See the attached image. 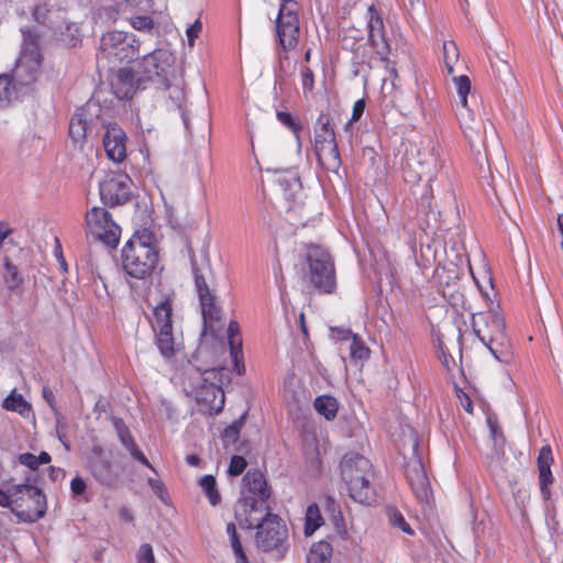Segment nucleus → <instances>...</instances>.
<instances>
[{
  "instance_id": "nucleus-6",
  "label": "nucleus",
  "mask_w": 563,
  "mask_h": 563,
  "mask_svg": "<svg viewBox=\"0 0 563 563\" xmlns=\"http://www.w3.org/2000/svg\"><path fill=\"white\" fill-rule=\"evenodd\" d=\"M174 55L166 49H155L145 54L140 63L141 77L139 81L150 80L158 88L169 89L174 77Z\"/></svg>"
},
{
  "instance_id": "nucleus-31",
  "label": "nucleus",
  "mask_w": 563,
  "mask_h": 563,
  "mask_svg": "<svg viewBox=\"0 0 563 563\" xmlns=\"http://www.w3.org/2000/svg\"><path fill=\"white\" fill-rule=\"evenodd\" d=\"M2 407L5 410L18 412L22 417H29V415L32 412L31 405L24 399V397L21 394H18L15 389L12 390L9 396L5 397Z\"/></svg>"
},
{
  "instance_id": "nucleus-55",
  "label": "nucleus",
  "mask_w": 563,
  "mask_h": 563,
  "mask_svg": "<svg viewBox=\"0 0 563 563\" xmlns=\"http://www.w3.org/2000/svg\"><path fill=\"white\" fill-rule=\"evenodd\" d=\"M86 488H87V485H86L85 481L81 477L77 476V477L71 479V482H70V490H71L74 496L82 495L86 492Z\"/></svg>"
},
{
  "instance_id": "nucleus-41",
  "label": "nucleus",
  "mask_w": 563,
  "mask_h": 563,
  "mask_svg": "<svg viewBox=\"0 0 563 563\" xmlns=\"http://www.w3.org/2000/svg\"><path fill=\"white\" fill-rule=\"evenodd\" d=\"M369 349L365 345V343L355 335L350 343V356L355 361H364L369 357Z\"/></svg>"
},
{
  "instance_id": "nucleus-29",
  "label": "nucleus",
  "mask_w": 563,
  "mask_h": 563,
  "mask_svg": "<svg viewBox=\"0 0 563 563\" xmlns=\"http://www.w3.org/2000/svg\"><path fill=\"white\" fill-rule=\"evenodd\" d=\"M314 410L327 420H333L339 410L338 400L329 395L318 396L313 401Z\"/></svg>"
},
{
  "instance_id": "nucleus-17",
  "label": "nucleus",
  "mask_w": 563,
  "mask_h": 563,
  "mask_svg": "<svg viewBox=\"0 0 563 563\" xmlns=\"http://www.w3.org/2000/svg\"><path fill=\"white\" fill-rule=\"evenodd\" d=\"M128 136L124 130L115 122H109L102 135V145L107 157L114 163H122L126 158Z\"/></svg>"
},
{
  "instance_id": "nucleus-36",
  "label": "nucleus",
  "mask_w": 563,
  "mask_h": 563,
  "mask_svg": "<svg viewBox=\"0 0 563 563\" xmlns=\"http://www.w3.org/2000/svg\"><path fill=\"white\" fill-rule=\"evenodd\" d=\"M322 522L323 518L317 504L309 505L306 511L305 534L307 537L311 536Z\"/></svg>"
},
{
  "instance_id": "nucleus-11",
  "label": "nucleus",
  "mask_w": 563,
  "mask_h": 563,
  "mask_svg": "<svg viewBox=\"0 0 563 563\" xmlns=\"http://www.w3.org/2000/svg\"><path fill=\"white\" fill-rule=\"evenodd\" d=\"M100 48L108 58L130 62L137 58L140 44L134 34L112 31L102 35Z\"/></svg>"
},
{
  "instance_id": "nucleus-61",
  "label": "nucleus",
  "mask_w": 563,
  "mask_h": 563,
  "mask_svg": "<svg viewBox=\"0 0 563 563\" xmlns=\"http://www.w3.org/2000/svg\"><path fill=\"white\" fill-rule=\"evenodd\" d=\"M119 517L122 521L125 522H132L133 521V515L126 507H121L119 510Z\"/></svg>"
},
{
  "instance_id": "nucleus-64",
  "label": "nucleus",
  "mask_w": 563,
  "mask_h": 563,
  "mask_svg": "<svg viewBox=\"0 0 563 563\" xmlns=\"http://www.w3.org/2000/svg\"><path fill=\"white\" fill-rule=\"evenodd\" d=\"M186 462L190 466H199L200 462H201V459L198 455H196V454H190V455L186 456Z\"/></svg>"
},
{
  "instance_id": "nucleus-38",
  "label": "nucleus",
  "mask_w": 563,
  "mask_h": 563,
  "mask_svg": "<svg viewBox=\"0 0 563 563\" xmlns=\"http://www.w3.org/2000/svg\"><path fill=\"white\" fill-rule=\"evenodd\" d=\"M200 487L208 497L212 506H217L221 501V495L217 488V482L213 475H205L201 477Z\"/></svg>"
},
{
  "instance_id": "nucleus-63",
  "label": "nucleus",
  "mask_w": 563,
  "mask_h": 563,
  "mask_svg": "<svg viewBox=\"0 0 563 563\" xmlns=\"http://www.w3.org/2000/svg\"><path fill=\"white\" fill-rule=\"evenodd\" d=\"M234 556H235V562L236 563H250L246 554H245V551L244 549L242 550H239V551H234Z\"/></svg>"
},
{
  "instance_id": "nucleus-21",
  "label": "nucleus",
  "mask_w": 563,
  "mask_h": 563,
  "mask_svg": "<svg viewBox=\"0 0 563 563\" xmlns=\"http://www.w3.org/2000/svg\"><path fill=\"white\" fill-rule=\"evenodd\" d=\"M537 463L539 470L540 493L542 498L545 501H549L551 498L550 485L553 483V475L551 472L553 455L550 445H544L541 448Z\"/></svg>"
},
{
  "instance_id": "nucleus-3",
  "label": "nucleus",
  "mask_w": 563,
  "mask_h": 563,
  "mask_svg": "<svg viewBox=\"0 0 563 563\" xmlns=\"http://www.w3.org/2000/svg\"><path fill=\"white\" fill-rule=\"evenodd\" d=\"M341 477L346 484L350 497L360 504L369 505L375 499V492L371 484L372 464L365 456L350 452L340 463Z\"/></svg>"
},
{
  "instance_id": "nucleus-42",
  "label": "nucleus",
  "mask_w": 563,
  "mask_h": 563,
  "mask_svg": "<svg viewBox=\"0 0 563 563\" xmlns=\"http://www.w3.org/2000/svg\"><path fill=\"white\" fill-rule=\"evenodd\" d=\"M277 119L279 120V122L283 125L288 128L295 134L296 140L298 142V146L300 147L301 142H300L299 132L302 129L301 124L289 112H285V111H278Z\"/></svg>"
},
{
  "instance_id": "nucleus-51",
  "label": "nucleus",
  "mask_w": 563,
  "mask_h": 563,
  "mask_svg": "<svg viewBox=\"0 0 563 563\" xmlns=\"http://www.w3.org/2000/svg\"><path fill=\"white\" fill-rule=\"evenodd\" d=\"M103 109L102 107L100 106V111H98V113L96 115H93L91 118V121L89 122V130H90V134L92 133H98V126L100 125L101 128H103L104 130L107 129V124L109 122H107L103 118Z\"/></svg>"
},
{
  "instance_id": "nucleus-22",
  "label": "nucleus",
  "mask_w": 563,
  "mask_h": 563,
  "mask_svg": "<svg viewBox=\"0 0 563 563\" xmlns=\"http://www.w3.org/2000/svg\"><path fill=\"white\" fill-rule=\"evenodd\" d=\"M141 81L135 79L131 68H121L115 79L111 82L112 91L120 100L132 99Z\"/></svg>"
},
{
  "instance_id": "nucleus-33",
  "label": "nucleus",
  "mask_w": 563,
  "mask_h": 563,
  "mask_svg": "<svg viewBox=\"0 0 563 563\" xmlns=\"http://www.w3.org/2000/svg\"><path fill=\"white\" fill-rule=\"evenodd\" d=\"M3 282L7 288L10 291H15L23 283L22 275L18 266L14 265L8 256H5L3 260Z\"/></svg>"
},
{
  "instance_id": "nucleus-58",
  "label": "nucleus",
  "mask_w": 563,
  "mask_h": 563,
  "mask_svg": "<svg viewBox=\"0 0 563 563\" xmlns=\"http://www.w3.org/2000/svg\"><path fill=\"white\" fill-rule=\"evenodd\" d=\"M42 395L47 405L52 408V410L57 415V410L55 408V395L49 387H43Z\"/></svg>"
},
{
  "instance_id": "nucleus-47",
  "label": "nucleus",
  "mask_w": 563,
  "mask_h": 563,
  "mask_svg": "<svg viewBox=\"0 0 563 563\" xmlns=\"http://www.w3.org/2000/svg\"><path fill=\"white\" fill-rule=\"evenodd\" d=\"M297 3L291 0L283 1V4L279 9L278 16L276 20H287L288 16L298 18L297 15Z\"/></svg>"
},
{
  "instance_id": "nucleus-1",
  "label": "nucleus",
  "mask_w": 563,
  "mask_h": 563,
  "mask_svg": "<svg viewBox=\"0 0 563 563\" xmlns=\"http://www.w3.org/2000/svg\"><path fill=\"white\" fill-rule=\"evenodd\" d=\"M460 104L456 109V115L467 140L471 150L476 156V163L482 179L487 180V185L494 187L493 174L488 162V153L486 148L487 124L483 120H475L467 104V96L471 91V80L466 75L454 78Z\"/></svg>"
},
{
  "instance_id": "nucleus-28",
  "label": "nucleus",
  "mask_w": 563,
  "mask_h": 563,
  "mask_svg": "<svg viewBox=\"0 0 563 563\" xmlns=\"http://www.w3.org/2000/svg\"><path fill=\"white\" fill-rule=\"evenodd\" d=\"M228 338L230 344V354L238 369V374L242 375L244 372V365L241 364V361L239 360V354L242 352V340L240 338V327L236 321H231L229 323Z\"/></svg>"
},
{
  "instance_id": "nucleus-26",
  "label": "nucleus",
  "mask_w": 563,
  "mask_h": 563,
  "mask_svg": "<svg viewBox=\"0 0 563 563\" xmlns=\"http://www.w3.org/2000/svg\"><path fill=\"white\" fill-rule=\"evenodd\" d=\"M319 164L329 172L336 173L341 167V157L338 148L336 140L325 142L314 146Z\"/></svg>"
},
{
  "instance_id": "nucleus-40",
  "label": "nucleus",
  "mask_w": 563,
  "mask_h": 563,
  "mask_svg": "<svg viewBox=\"0 0 563 563\" xmlns=\"http://www.w3.org/2000/svg\"><path fill=\"white\" fill-rule=\"evenodd\" d=\"M387 515L389 523L394 528L400 529L402 532L412 536L415 532L411 529L410 525L406 521L402 514L396 508V507H388L387 508Z\"/></svg>"
},
{
  "instance_id": "nucleus-53",
  "label": "nucleus",
  "mask_w": 563,
  "mask_h": 563,
  "mask_svg": "<svg viewBox=\"0 0 563 563\" xmlns=\"http://www.w3.org/2000/svg\"><path fill=\"white\" fill-rule=\"evenodd\" d=\"M18 460L20 464L27 466L32 471L37 470L40 466V463L36 460V455L29 452L20 454Z\"/></svg>"
},
{
  "instance_id": "nucleus-30",
  "label": "nucleus",
  "mask_w": 563,
  "mask_h": 563,
  "mask_svg": "<svg viewBox=\"0 0 563 563\" xmlns=\"http://www.w3.org/2000/svg\"><path fill=\"white\" fill-rule=\"evenodd\" d=\"M332 551V545L328 541L316 542L307 554V563H331Z\"/></svg>"
},
{
  "instance_id": "nucleus-27",
  "label": "nucleus",
  "mask_w": 563,
  "mask_h": 563,
  "mask_svg": "<svg viewBox=\"0 0 563 563\" xmlns=\"http://www.w3.org/2000/svg\"><path fill=\"white\" fill-rule=\"evenodd\" d=\"M243 484L252 496L263 498L271 497V488L267 485L264 474L258 470H249L243 476Z\"/></svg>"
},
{
  "instance_id": "nucleus-32",
  "label": "nucleus",
  "mask_w": 563,
  "mask_h": 563,
  "mask_svg": "<svg viewBox=\"0 0 563 563\" xmlns=\"http://www.w3.org/2000/svg\"><path fill=\"white\" fill-rule=\"evenodd\" d=\"M333 140H335V132L330 126V119L325 114L321 113L317 119L314 126V146Z\"/></svg>"
},
{
  "instance_id": "nucleus-12",
  "label": "nucleus",
  "mask_w": 563,
  "mask_h": 563,
  "mask_svg": "<svg viewBox=\"0 0 563 563\" xmlns=\"http://www.w3.org/2000/svg\"><path fill=\"white\" fill-rule=\"evenodd\" d=\"M132 180L126 174L110 173L99 184V194L106 207L126 205L133 197Z\"/></svg>"
},
{
  "instance_id": "nucleus-57",
  "label": "nucleus",
  "mask_w": 563,
  "mask_h": 563,
  "mask_svg": "<svg viewBox=\"0 0 563 563\" xmlns=\"http://www.w3.org/2000/svg\"><path fill=\"white\" fill-rule=\"evenodd\" d=\"M439 349H440V360L442 362V365L448 369L450 371L452 366L455 365V361L454 358L452 357V355H450L445 350H444V346L442 344V342H439Z\"/></svg>"
},
{
  "instance_id": "nucleus-4",
  "label": "nucleus",
  "mask_w": 563,
  "mask_h": 563,
  "mask_svg": "<svg viewBox=\"0 0 563 563\" xmlns=\"http://www.w3.org/2000/svg\"><path fill=\"white\" fill-rule=\"evenodd\" d=\"M305 282L321 294H332L336 287L335 269L331 255L317 245L308 247L301 267Z\"/></svg>"
},
{
  "instance_id": "nucleus-25",
  "label": "nucleus",
  "mask_w": 563,
  "mask_h": 563,
  "mask_svg": "<svg viewBox=\"0 0 563 563\" xmlns=\"http://www.w3.org/2000/svg\"><path fill=\"white\" fill-rule=\"evenodd\" d=\"M37 69L34 65L20 62L15 68L9 74L10 80L19 95L25 93L30 86L35 82Z\"/></svg>"
},
{
  "instance_id": "nucleus-45",
  "label": "nucleus",
  "mask_w": 563,
  "mask_h": 563,
  "mask_svg": "<svg viewBox=\"0 0 563 563\" xmlns=\"http://www.w3.org/2000/svg\"><path fill=\"white\" fill-rule=\"evenodd\" d=\"M137 563H156L153 548L150 543H143L140 545L136 552Z\"/></svg>"
},
{
  "instance_id": "nucleus-13",
  "label": "nucleus",
  "mask_w": 563,
  "mask_h": 563,
  "mask_svg": "<svg viewBox=\"0 0 563 563\" xmlns=\"http://www.w3.org/2000/svg\"><path fill=\"white\" fill-rule=\"evenodd\" d=\"M256 529L255 542L258 549L269 552L279 549L287 539V528L282 519L271 511L254 526Z\"/></svg>"
},
{
  "instance_id": "nucleus-44",
  "label": "nucleus",
  "mask_w": 563,
  "mask_h": 563,
  "mask_svg": "<svg viewBox=\"0 0 563 563\" xmlns=\"http://www.w3.org/2000/svg\"><path fill=\"white\" fill-rule=\"evenodd\" d=\"M20 493L21 489L18 487V485H12L7 492L0 489V506L9 507L13 512V507L16 506Z\"/></svg>"
},
{
  "instance_id": "nucleus-14",
  "label": "nucleus",
  "mask_w": 563,
  "mask_h": 563,
  "mask_svg": "<svg viewBox=\"0 0 563 563\" xmlns=\"http://www.w3.org/2000/svg\"><path fill=\"white\" fill-rule=\"evenodd\" d=\"M191 268L195 279V287L199 297V302L201 307L205 329L203 333L207 331L209 323L212 321H218L220 319L221 309L216 305V296L209 288L206 278L200 273V269L197 266L195 255L191 256ZM210 329L212 325L210 324Z\"/></svg>"
},
{
  "instance_id": "nucleus-48",
  "label": "nucleus",
  "mask_w": 563,
  "mask_h": 563,
  "mask_svg": "<svg viewBox=\"0 0 563 563\" xmlns=\"http://www.w3.org/2000/svg\"><path fill=\"white\" fill-rule=\"evenodd\" d=\"M365 107V99H358L357 101H355L352 110V117L349 120V122L344 125L345 131H349L352 128V124L361 119V117L364 113Z\"/></svg>"
},
{
  "instance_id": "nucleus-39",
  "label": "nucleus",
  "mask_w": 563,
  "mask_h": 563,
  "mask_svg": "<svg viewBox=\"0 0 563 563\" xmlns=\"http://www.w3.org/2000/svg\"><path fill=\"white\" fill-rule=\"evenodd\" d=\"M487 424L490 437L494 441V450L497 454H501L505 445V437L503 434L501 427L495 417H487Z\"/></svg>"
},
{
  "instance_id": "nucleus-20",
  "label": "nucleus",
  "mask_w": 563,
  "mask_h": 563,
  "mask_svg": "<svg viewBox=\"0 0 563 563\" xmlns=\"http://www.w3.org/2000/svg\"><path fill=\"white\" fill-rule=\"evenodd\" d=\"M89 470L98 483L108 487H114L121 477V473L114 467L112 462L101 453L91 459Z\"/></svg>"
},
{
  "instance_id": "nucleus-50",
  "label": "nucleus",
  "mask_w": 563,
  "mask_h": 563,
  "mask_svg": "<svg viewBox=\"0 0 563 563\" xmlns=\"http://www.w3.org/2000/svg\"><path fill=\"white\" fill-rule=\"evenodd\" d=\"M131 25L137 31L151 32L154 27V22L150 16H135L131 19Z\"/></svg>"
},
{
  "instance_id": "nucleus-52",
  "label": "nucleus",
  "mask_w": 563,
  "mask_h": 563,
  "mask_svg": "<svg viewBox=\"0 0 563 563\" xmlns=\"http://www.w3.org/2000/svg\"><path fill=\"white\" fill-rule=\"evenodd\" d=\"M201 30H202V23L199 19L196 20L190 26L187 27L186 34H187L189 46H194L195 40L198 37Z\"/></svg>"
},
{
  "instance_id": "nucleus-19",
  "label": "nucleus",
  "mask_w": 563,
  "mask_h": 563,
  "mask_svg": "<svg viewBox=\"0 0 563 563\" xmlns=\"http://www.w3.org/2000/svg\"><path fill=\"white\" fill-rule=\"evenodd\" d=\"M368 42L376 49L379 55H387L389 52V45L385 38L384 22L379 11L371 5L368 8Z\"/></svg>"
},
{
  "instance_id": "nucleus-56",
  "label": "nucleus",
  "mask_w": 563,
  "mask_h": 563,
  "mask_svg": "<svg viewBox=\"0 0 563 563\" xmlns=\"http://www.w3.org/2000/svg\"><path fill=\"white\" fill-rule=\"evenodd\" d=\"M456 396L460 399L463 409L468 413H473V402L470 396L466 393H464L461 388H456Z\"/></svg>"
},
{
  "instance_id": "nucleus-37",
  "label": "nucleus",
  "mask_w": 563,
  "mask_h": 563,
  "mask_svg": "<svg viewBox=\"0 0 563 563\" xmlns=\"http://www.w3.org/2000/svg\"><path fill=\"white\" fill-rule=\"evenodd\" d=\"M58 41L66 47L74 48L81 44V35L79 27L69 23L65 26V29L60 32Z\"/></svg>"
},
{
  "instance_id": "nucleus-10",
  "label": "nucleus",
  "mask_w": 563,
  "mask_h": 563,
  "mask_svg": "<svg viewBox=\"0 0 563 563\" xmlns=\"http://www.w3.org/2000/svg\"><path fill=\"white\" fill-rule=\"evenodd\" d=\"M418 440L413 439L412 454L404 464V473L419 503L429 505L432 497V490L422 459L418 453Z\"/></svg>"
},
{
  "instance_id": "nucleus-16",
  "label": "nucleus",
  "mask_w": 563,
  "mask_h": 563,
  "mask_svg": "<svg viewBox=\"0 0 563 563\" xmlns=\"http://www.w3.org/2000/svg\"><path fill=\"white\" fill-rule=\"evenodd\" d=\"M268 499L255 496H242L238 499L234 508L235 519L242 529H254V526L261 520L254 515L269 511Z\"/></svg>"
},
{
  "instance_id": "nucleus-18",
  "label": "nucleus",
  "mask_w": 563,
  "mask_h": 563,
  "mask_svg": "<svg viewBox=\"0 0 563 563\" xmlns=\"http://www.w3.org/2000/svg\"><path fill=\"white\" fill-rule=\"evenodd\" d=\"M98 111H100V104L93 101H88L76 110L69 123V136L75 143H82L90 134L89 122Z\"/></svg>"
},
{
  "instance_id": "nucleus-60",
  "label": "nucleus",
  "mask_w": 563,
  "mask_h": 563,
  "mask_svg": "<svg viewBox=\"0 0 563 563\" xmlns=\"http://www.w3.org/2000/svg\"><path fill=\"white\" fill-rule=\"evenodd\" d=\"M113 2L112 9L117 12L124 11L129 5H131L136 0H111Z\"/></svg>"
},
{
  "instance_id": "nucleus-34",
  "label": "nucleus",
  "mask_w": 563,
  "mask_h": 563,
  "mask_svg": "<svg viewBox=\"0 0 563 563\" xmlns=\"http://www.w3.org/2000/svg\"><path fill=\"white\" fill-rule=\"evenodd\" d=\"M19 93L9 78V74L0 75V108L8 107L13 100L19 98Z\"/></svg>"
},
{
  "instance_id": "nucleus-43",
  "label": "nucleus",
  "mask_w": 563,
  "mask_h": 563,
  "mask_svg": "<svg viewBox=\"0 0 563 563\" xmlns=\"http://www.w3.org/2000/svg\"><path fill=\"white\" fill-rule=\"evenodd\" d=\"M443 57H444V63H445L448 73L450 75H452L453 79H454L456 76L453 75V73H454L453 62L456 60L459 57L457 47H456L455 43L445 42L443 44Z\"/></svg>"
},
{
  "instance_id": "nucleus-15",
  "label": "nucleus",
  "mask_w": 563,
  "mask_h": 563,
  "mask_svg": "<svg viewBox=\"0 0 563 563\" xmlns=\"http://www.w3.org/2000/svg\"><path fill=\"white\" fill-rule=\"evenodd\" d=\"M201 375L205 383H208L209 386H207L202 391L201 396L199 397V400L207 401L209 400L208 396L212 395L213 400H216L217 396H220L218 404H212L209 406L210 410H213L214 412H220L224 405V393L221 388V385L224 383V380L229 382L230 378L225 374L228 371L225 367H211V368H205L201 367L197 368Z\"/></svg>"
},
{
  "instance_id": "nucleus-24",
  "label": "nucleus",
  "mask_w": 563,
  "mask_h": 563,
  "mask_svg": "<svg viewBox=\"0 0 563 563\" xmlns=\"http://www.w3.org/2000/svg\"><path fill=\"white\" fill-rule=\"evenodd\" d=\"M113 426L121 444L130 452L131 456L141 464L154 471V467L152 466L147 457L139 449L124 421L120 418H117L113 421Z\"/></svg>"
},
{
  "instance_id": "nucleus-23",
  "label": "nucleus",
  "mask_w": 563,
  "mask_h": 563,
  "mask_svg": "<svg viewBox=\"0 0 563 563\" xmlns=\"http://www.w3.org/2000/svg\"><path fill=\"white\" fill-rule=\"evenodd\" d=\"M276 35L279 45L285 51L295 48L299 38L298 18L288 16L286 21L276 20Z\"/></svg>"
},
{
  "instance_id": "nucleus-35",
  "label": "nucleus",
  "mask_w": 563,
  "mask_h": 563,
  "mask_svg": "<svg viewBox=\"0 0 563 563\" xmlns=\"http://www.w3.org/2000/svg\"><path fill=\"white\" fill-rule=\"evenodd\" d=\"M247 418V410L244 411L240 418L234 420L230 426H228L223 433H222V440L224 445L229 444H235L240 438L241 429L243 428L245 421Z\"/></svg>"
},
{
  "instance_id": "nucleus-8",
  "label": "nucleus",
  "mask_w": 563,
  "mask_h": 563,
  "mask_svg": "<svg viewBox=\"0 0 563 563\" xmlns=\"http://www.w3.org/2000/svg\"><path fill=\"white\" fill-rule=\"evenodd\" d=\"M172 316V298L166 296L154 307L155 321L152 324L156 345L166 358H170L176 353Z\"/></svg>"
},
{
  "instance_id": "nucleus-9",
  "label": "nucleus",
  "mask_w": 563,
  "mask_h": 563,
  "mask_svg": "<svg viewBox=\"0 0 563 563\" xmlns=\"http://www.w3.org/2000/svg\"><path fill=\"white\" fill-rule=\"evenodd\" d=\"M87 232L95 239L103 242L110 247H115L119 243L121 229L112 220L109 211L101 207H92L85 217Z\"/></svg>"
},
{
  "instance_id": "nucleus-54",
  "label": "nucleus",
  "mask_w": 563,
  "mask_h": 563,
  "mask_svg": "<svg viewBox=\"0 0 563 563\" xmlns=\"http://www.w3.org/2000/svg\"><path fill=\"white\" fill-rule=\"evenodd\" d=\"M302 88L306 91H311L314 86L313 73L309 67H303L301 70Z\"/></svg>"
},
{
  "instance_id": "nucleus-49",
  "label": "nucleus",
  "mask_w": 563,
  "mask_h": 563,
  "mask_svg": "<svg viewBox=\"0 0 563 563\" xmlns=\"http://www.w3.org/2000/svg\"><path fill=\"white\" fill-rule=\"evenodd\" d=\"M329 330L330 338L335 341H349L356 335L350 329L343 327H331Z\"/></svg>"
},
{
  "instance_id": "nucleus-62",
  "label": "nucleus",
  "mask_w": 563,
  "mask_h": 563,
  "mask_svg": "<svg viewBox=\"0 0 563 563\" xmlns=\"http://www.w3.org/2000/svg\"><path fill=\"white\" fill-rule=\"evenodd\" d=\"M49 477L52 481H57L59 477H64V471L59 467L49 466Z\"/></svg>"
},
{
  "instance_id": "nucleus-5",
  "label": "nucleus",
  "mask_w": 563,
  "mask_h": 563,
  "mask_svg": "<svg viewBox=\"0 0 563 563\" xmlns=\"http://www.w3.org/2000/svg\"><path fill=\"white\" fill-rule=\"evenodd\" d=\"M485 329L477 328L476 321L473 320V330L475 335L485 344L490 353L501 363H508L510 353L505 346V322L497 311H488L485 316Z\"/></svg>"
},
{
  "instance_id": "nucleus-7",
  "label": "nucleus",
  "mask_w": 563,
  "mask_h": 563,
  "mask_svg": "<svg viewBox=\"0 0 563 563\" xmlns=\"http://www.w3.org/2000/svg\"><path fill=\"white\" fill-rule=\"evenodd\" d=\"M18 487L21 493L16 506L13 507V515L20 521L27 523H34L42 519L47 509L46 496L42 489L33 485L31 477H26L24 483L18 484Z\"/></svg>"
},
{
  "instance_id": "nucleus-46",
  "label": "nucleus",
  "mask_w": 563,
  "mask_h": 563,
  "mask_svg": "<svg viewBox=\"0 0 563 563\" xmlns=\"http://www.w3.org/2000/svg\"><path fill=\"white\" fill-rule=\"evenodd\" d=\"M247 466L246 460L241 455H233L230 461L228 473L231 476L241 475Z\"/></svg>"
},
{
  "instance_id": "nucleus-59",
  "label": "nucleus",
  "mask_w": 563,
  "mask_h": 563,
  "mask_svg": "<svg viewBox=\"0 0 563 563\" xmlns=\"http://www.w3.org/2000/svg\"><path fill=\"white\" fill-rule=\"evenodd\" d=\"M12 233V229L9 228L4 221L0 222V249L3 246L4 240Z\"/></svg>"
},
{
  "instance_id": "nucleus-2",
  "label": "nucleus",
  "mask_w": 563,
  "mask_h": 563,
  "mask_svg": "<svg viewBox=\"0 0 563 563\" xmlns=\"http://www.w3.org/2000/svg\"><path fill=\"white\" fill-rule=\"evenodd\" d=\"M158 264L155 236L148 229L137 230L121 251L124 273L134 279L145 280L152 276Z\"/></svg>"
}]
</instances>
